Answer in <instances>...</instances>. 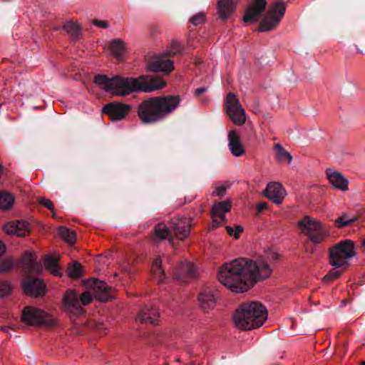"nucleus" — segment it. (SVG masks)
<instances>
[{
    "instance_id": "f257e3e1",
    "label": "nucleus",
    "mask_w": 365,
    "mask_h": 365,
    "mask_svg": "<svg viewBox=\"0 0 365 365\" xmlns=\"http://www.w3.org/2000/svg\"><path fill=\"white\" fill-rule=\"evenodd\" d=\"M275 252H269L256 261L239 258L224 264L218 270L217 279L233 292L242 293L250 289L258 281L272 273V265L279 258Z\"/></svg>"
},
{
    "instance_id": "f03ea898",
    "label": "nucleus",
    "mask_w": 365,
    "mask_h": 365,
    "mask_svg": "<svg viewBox=\"0 0 365 365\" xmlns=\"http://www.w3.org/2000/svg\"><path fill=\"white\" fill-rule=\"evenodd\" d=\"M178 96L168 95L150 97L138 107L140 120L145 124L161 121L173 113L180 106Z\"/></svg>"
},
{
    "instance_id": "7ed1b4c3",
    "label": "nucleus",
    "mask_w": 365,
    "mask_h": 365,
    "mask_svg": "<svg viewBox=\"0 0 365 365\" xmlns=\"http://www.w3.org/2000/svg\"><path fill=\"white\" fill-rule=\"evenodd\" d=\"M266 307L258 302L242 304L232 314L233 326L240 331H250L262 327L267 319Z\"/></svg>"
},
{
    "instance_id": "20e7f679",
    "label": "nucleus",
    "mask_w": 365,
    "mask_h": 365,
    "mask_svg": "<svg viewBox=\"0 0 365 365\" xmlns=\"http://www.w3.org/2000/svg\"><path fill=\"white\" fill-rule=\"evenodd\" d=\"M138 81V78L120 75L110 78L106 75H98L94 78V83L101 89L112 96L120 97L139 91Z\"/></svg>"
},
{
    "instance_id": "39448f33",
    "label": "nucleus",
    "mask_w": 365,
    "mask_h": 365,
    "mask_svg": "<svg viewBox=\"0 0 365 365\" xmlns=\"http://www.w3.org/2000/svg\"><path fill=\"white\" fill-rule=\"evenodd\" d=\"M297 225L314 244H321L329 236V231L326 226L319 220L309 215L300 219Z\"/></svg>"
},
{
    "instance_id": "423d86ee",
    "label": "nucleus",
    "mask_w": 365,
    "mask_h": 365,
    "mask_svg": "<svg viewBox=\"0 0 365 365\" xmlns=\"http://www.w3.org/2000/svg\"><path fill=\"white\" fill-rule=\"evenodd\" d=\"M356 256L354 242L346 240L340 242L329 250V263L335 268H346L349 260Z\"/></svg>"
},
{
    "instance_id": "0eeeda50",
    "label": "nucleus",
    "mask_w": 365,
    "mask_h": 365,
    "mask_svg": "<svg viewBox=\"0 0 365 365\" xmlns=\"http://www.w3.org/2000/svg\"><path fill=\"white\" fill-rule=\"evenodd\" d=\"M21 319L28 325L51 327L56 323V319L52 314L34 307H26L23 311Z\"/></svg>"
},
{
    "instance_id": "6e6552de",
    "label": "nucleus",
    "mask_w": 365,
    "mask_h": 365,
    "mask_svg": "<svg viewBox=\"0 0 365 365\" xmlns=\"http://www.w3.org/2000/svg\"><path fill=\"white\" fill-rule=\"evenodd\" d=\"M286 6V3L281 0L274 2L268 14L262 20L259 31L267 32L275 29L284 15Z\"/></svg>"
},
{
    "instance_id": "1a4fd4ad",
    "label": "nucleus",
    "mask_w": 365,
    "mask_h": 365,
    "mask_svg": "<svg viewBox=\"0 0 365 365\" xmlns=\"http://www.w3.org/2000/svg\"><path fill=\"white\" fill-rule=\"evenodd\" d=\"M225 113L231 121L237 126L243 125L247 120L246 113L237 97L230 93L225 99Z\"/></svg>"
},
{
    "instance_id": "9d476101",
    "label": "nucleus",
    "mask_w": 365,
    "mask_h": 365,
    "mask_svg": "<svg viewBox=\"0 0 365 365\" xmlns=\"http://www.w3.org/2000/svg\"><path fill=\"white\" fill-rule=\"evenodd\" d=\"M30 223L24 220H11L2 225L3 232L10 236L24 237L31 232Z\"/></svg>"
},
{
    "instance_id": "9b49d317",
    "label": "nucleus",
    "mask_w": 365,
    "mask_h": 365,
    "mask_svg": "<svg viewBox=\"0 0 365 365\" xmlns=\"http://www.w3.org/2000/svg\"><path fill=\"white\" fill-rule=\"evenodd\" d=\"M231 205L232 202L230 200H226L213 204L211 210L212 222L208 227L209 230L215 229L226 221L225 214L230 210Z\"/></svg>"
},
{
    "instance_id": "f8f14e48",
    "label": "nucleus",
    "mask_w": 365,
    "mask_h": 365,
    "mask_svg": "<svg viewBox=\"0 0 365 365\" xmlns=\"http://www.w3.org/2000/svg\"><path fill=\"white\" fill-rule=\"evenodd\" d=\"M139 91L151 93L160 90L166 86L165 81L158 76H140L138 77Z\"/></svg>"
},
{
    "instance_id": "ddd939ff",
    "label": "nucleus",
    "mask_w": 365,
    "mask_h": 365,
    "mask_svg": "<svg viewBox=\"0 0 365 365\" xmlns=\"http://www.w3.org/2000/svg\"><path fill=\"white\" fill-rule=\"evenodd\" d=\"M264 195L274 204L281 205L287 193L285 188L280 182L273 181L267 185Z\"/></svg>"
},
{
    "instance_id": "4468645a",
    "label": "nucleus",
    "mask_w": 365,
    "mask_h": 365,
    "mask_svg": "<svg viewBox=\"0 0 365 365\" xmlns=\"http://www.w3.org/2000/svg\"><path fill=\"white\" fill-rule=\"evenodd\" d=\"M267 6L266 0H252V4L247 9L243 21L246 24L256 22L262 16Z\"/></svg>"
},
{
    "instance_id": "2eb2a0df",
    "label": "nucleus",
    "mask_w": 365,
    "mask_h": 365,
    "mask_svg": "<svg viewBox=\"0 0 365 365\" xmlns=\"http://www.w3.org/2000/svg\"><path fill=\"white\" fill-rule=\"evenodd\" d=\"M130 106L127 104L113 102L106 105L103 110L112 120H120L130 111Z\"/></svg>"
},
{
    "instance_id": "dca6fc26",
    "label": "nucleus",
    "mask_w": 365,
    "mask_h": 365,
    "mask_svg": "<svg viewBox=\"0 0 365 365\" xmlns=\"http://www.w3.org/2000/svg\"><path fill=\"white\" fill-rule=\"evenodd\" d=\"M160 313L157 307L145 306L137 314L135 320L140 323L156 324L159 322Z\"/></svg>"
},
{
    "instance_id": "f3484780",
    "label": "nucleus",
    "mask_w": 365,
    "mask_h": 365,
    "mask_svg": "<svg viewBox=\"0 0 365 365\" xmlns=\"http://www.w3.org/2000/svg\"><path fill=\"white\" fill-rule=\"evenodd\" d=\"M63 307L66 312L78 314L82 309L78 294L73 290H68L63 297Z\"/></svg>"
},
{
    "instance_id": "a211bd4d",
    "label": "nucleus",
    "mask_w": 365,
    "mask_h": 365,
    "mask_svg": "<svg viewBox=\"0 0 365 365\" xmlns=\"http://www.w3.org/2000/svg\"><path fill=\"white\" fill-rule=\"evenodd\" d=\"M327 176L329 182L333 188L342 192L348 190L349 180L342 173L329 169L327 171Z\"/></svg>"
},
{
    "instance_id": "6ab92c4d",
    "label": "nucleus",
    "mask_w": 365,
    "mask_h": 365,
    "mask_svg": "<svg viewBox=\"0 0 365 365\" xmlns=\"http://www.w3.org/2000/svg\"><path fill=\"white\" fill-rule=\"evenodd\" d=\"M228 148L235 157H241L245 155V149L240 139L239 133L235 130H231L227 135Z\"/></svg>"
},
{
    "instance_id": "aec40b11",
    "label": "nucleus",
    "mask_w": 365,
    "mask_h": 365,
    "mask_svg": "<svg viewBox=\"0 0 365 365\" xmlns=\"http://www.w3.org/2000/svg\"><path fill=\"white\" fill-rule=\"evenodd\" d=\"M24 292L31 297L43 296L46 293V285L39 279H28L23 284Z\"/></svg>"
},
{
    "instance_id": "412c9836",
    "label": "nucleus",
    "mask_w": 365,
    "mask_h": 365,
    "mask_svg": "<svg viewBox=\"0 0 365 365\" xmlns=\"http://www.w3.org/2000/svg\"><path fill=\"white\" fill-rule=\"evenodd\" d=\"M147 70L153 72L169 73L173 70V63L167 57L159 56L148 65Z\"/></svg>"
},
{
    "instance_id": "4be33fe9",
    "label": "nucleus",
    "mask_w": 365,
    "mask_h": 365,
    "mask_svg": "<svg viewBox=\"0 0 365 365\" xmlns=\"http://www.w3.org/2000/svg\"><path fill=\"white\" fill-rule=\"evenodd\" d=\"M172 227L178 239L183 240L190 235V223L183 218L177 217L171 220Z\"/></svg>"
},
{
    "instance_id": "5701e85b",
    "label": "nucleus",
    "mask_w": 365,
    "mask_h": 365,
    "mask_svg": "<svg viewBox=\"0 0 365 365\" xmlns=\"http://www.w3.org/2000/svg\"><path fill=\"white\" fill-rule=\"evenodd\" d=\"M239 2L240 0H218L217 7L220 17L227 19L235 12Z\"/></svg>"
},
{
    "instance_id": "b1692460",
    "label": "nucleus",
    "mask_w": 365,
    "mask_h": 365,
    "mask_svg": "<svg viewBox=\"0 0 365 365\" xmlns=\"http://www.w3.org/2000/svg\"><path fill=\"white\" fill-rule=\"evenodd\" d=\"M217 299V297L211 292H202L198 297L200 306L206 312L215 307Z\"/></svg>"
},
{
    "instance_id": "393cba45",
    "label": "nucleus",
    "mask_w": 365,
    "mask_h": 365,
    "mask_svg": "<svg viewBox=\"0 0 365 365\" xmlns=\"http://www.w3.org/2000/svg\"><path fill=\"white\" fill-rule=\"evenodd\" d=\"M109 287L103 281L95 279L91 284V290L94 297L101 301H107Z\"/></svg>"
},
{
    "instance_id": "a878e982",
    "label": "nucleus",
    "mask_w": 365,
    "mask_h": 365,
    "mask_svg": "<svg viewBox=\"0 0 365 365\" xmlns=\"http://www.w3.org/2000/svg\"><path fill=\"white\" fill-rule=\"evenodd\" d=\"M195 272L196 269L193 264L190 262H185L178 266L176 277L185 281L186 279L194 276Z\"/></svg>"
},
{
    "instance_id": "bb28decb",
    "label": "nucleus",
    "mask_w": 365,
    "mask_h": 365,
    "mask_svg": "<svg viewBox=\"0 0 365 365\" xmlns=\"http://www.w3.org/2000/svg\"><path fill=\"white\" fill-rule=\"evenodd\" d=\"M273 149L275 152V158L281 162H287V164L290 165L292 161V157L289 153H288L280 144H276L274 145Z\"/></svg>"
},
{
    "instance_id": "cd10ccee",
    "label": "nucleus",
    "mask_w": 365,
    "mask_h": 365,
    "mask_svg": "<svg viewBox=\"0 0 365 365\" xmlns=\"http://www.w3.org/2000/svg\"><path fill=\"white\" fill-rule=\"evenodd\" d=\"M161 259L160 257H157L152 265V273L153 277L158 283L163 282L165 279L164 271L161 267Z\"/></svg>"
},
{
    "instance_id": "c85d7f7f",
    "label": "nucleus",
    "mask_w": 365,
    "mask_h": 365,
    "mask_svg": "<svg viewBox=\"0 0 365 365\" xmlns=\"http://www.w3.org/2000/svg\"><path fill=\"white\" fill-rule=\"evenodd\" d=\"M109 48L113 55L118 59H120L125 51V43L120 39H114L110 41Z\"/></svg>"
},
{
    "instance_id": "c756f323",
    "label": "nucleus",
    "mask_w": 365,
    "mask_h": 365,
    "mask_svg": "<svg viewBox=\"0 0 365 365\" xmlns=\"http://www.w3.org/2000/svg\"><path fill=\"white\" fill-rule=\"evenodd\" d=\"M14 197L8 192H0V210H9L12 208Z\"/></svg>"
},
{
    "instance_id": "7c9ffc66",
    "label": "nucleus",
    "mask_w": 365,
    "mask_h": 365,
    "mask_svg": "<svg viewBox=\"0 0 365 365\" xmlns=\"http://www.w3.org/2000/svg\"><path fill=\"white\" fill-rule=\"evenodd\" d=\"M155 237L159 240H171L172 236L166 225L159 223L155 227Z\"/></svg>"
},
{
    "instance_id": "2f4dec72",
    "label": "nucleus",
    "mask_w": 365,
    "mask_h": 365,
    "mask_svg": "<svg viewBox=\"0 0 365 365\" xmlns=\"http://www.w3.org/2000/svg\"><path fill=\"white\" fill-rule=\"evenodd\" d=\"M44 266L46 269L51 272L53 275H60V272L58 267L57 259L50 256L44 258Z\"/></svg>"
},
{
    "instance_id": "473e14b6",
    "label": "nucleus",
    "mask_w": 365,
    "mask_h": 365,
    "mask_svg": "<svg viewBox=\"0 0 365 365\" xmlns=\"http://www.w3.org/2000/svg\"><path fill=\"white\" fill-rule=\"evenodd\" d=\"M58 233L66 242L70 245L74 244L76 241V233L73 231L65 227H61L58 228Z\"/></svg>"
},
{
    "instance_id": "72a5a7b5",
    "label": "nucleus",
    "mask_w": 365,
    "mask_h": 365,
    "mask_svg": "<svg viewBox=\"0 0 365 365\" xmlns=\"http://www.w3.org/2000/svg\"><path fill=\"white\" fill-rule=\"evenodd\" d=\"M63 29L73 36H78L81 32V26L77 23L67 22L63 26Z\"/></svg>"
},
{
    "instance_id": "f704fd0d",
    "label": "nucleus",
    "mask_w": 365,
    "mask_h": 365,
    "mask_svg": "<svg viewBox=\"0 0 365 365\" xmlns=\"http://www.w3.org/2000/svg\"><path fill=\"white\" fill-rule=\"evenodd\" d=\"M13 285L6 279L0 280V297H4L11 294Z\"/></svg>"
},
{
    "instance_id": "c9c22d12",
    "label": "nucleus",
    "mask_w": 365,
    "mask_h": 365,
    "mask_svg": "<svg viewBox=\"0 0 365 365\" xmlns=\"http://www.w3.org/2000/svg\"><path fill=\"white\" fill-rule=\"evenodd\" d=\"M14 265V261L11 257H8L0 260V272L5 273L10 271Z\"/></svg>"
},
{
    "instance_id": "e433bc0d",
    "label": "nucleus",
    "mask_w": 365,
    "mask_h": 365,
    "mask_svg": "<svg viewBox=\"0 0 365 365\" xmlns=\"http://www.w3.org/2000/svg\"><path fill=\"white\" fill-rule=\"evenodd\" d=\"M81 274V264L78 262H73L68 267V275L72 278H76Z\"/></svg>"
},
{
    "instance_id": "4c0bfd02",
    "label": "nucleus",
    "mask_w": 365,
    "mask_h": 365,
    "mask_svg": "<svg viewBox=\"0 0 365 365\" xmlns=\"http://www.w3.org/2000/svg\"><path fill=\"white\" fill-rule=\"evenodd\" d=\"M226 230L230 237L238 239L240 234L243 232V227L241 225H235L234 227L227 226Z\"/></svg>"
},
{
    "instance_id": "58836bf2",
    "label": "nucleus",
    "mask_w": 365,
    "mask_h": 365,
    "mask_svg": "<svg viewBox=\"0 0 365 365\" xmlns=\"http://www.w3.org/2000/svg\"><path fill=\"white\" fill-rule=\"evenodd\" d=\"M93 294L90 291H86L81 294L79 297L80 305L86 306L93 301Z\"/></svg>"
},
{
    "instance_id": "ea45409f",
    "label": "nucleus",
    "mask_w": 365,
    "mask_h": 365,
    "mask_svg": "<svg viewBox=\"0 0 365 365\" xmlns=\"http://www.w3.org/2000/svg\"><path fill=\"white\" fill-rule=\"evenodd\" d=\"M355 220L354 218H349L348 217L343 215L339 218H337L334 221V225L336 227L341 228L343 227H345L346 225H349L351 222H353Z\"/></svg>"
},
{
    "instance_id": "a19ab883",
    "label": "nucleus",
    "mask_w": 365,
    "mask_h": 365,
    "mask_svg": "<svg viewBox=\"0 0 365 365\" xmlns=\"http://www.w3.org/2000/svg\"><path fill=\"white\" fill-rule=\"evenodd\" d=\"M205 14L202 12H200L191 18L190 22L194 26H197V25L202 24L205 21Z\"/></svg>"
},
{
    "instance_id": "79ce46f5",
    "label": "nucleus",
    "mask_w": 365,
    "mask_h": 365,
    "mask_svg": "<svg viewBox=\"0 0 365 365\" xmlns=\"http://www.w3.org/2000/svg\"><path fill=\"white\" fill-rule=\"evenodd\" d=\"M341 274V272L333 269L329 271V272L325 275L323 278L324 281H330L336 279L338 276Z\"/></svg>"
},
{
    "instance_id": "37998d69",
    "label": "nucleus",
    "mask_w": 365,
    "mask_h": 365,
    "mask_svg": "<svg viewBox=\"0 0 365 365\" xmlns=\"http://www.w3.org/2000/svg\"><path fill=\"white\" fill-rule=\"evenodd\" d=\"M182 51V48L178 42H175L171 45V47L168 51L170 55L179 54Z\"/></svg>"
},
{
    "instance_id": "c03bdc74",
    "label": "nucleus",
    "mask_w": 365,
    "mask_h": 365,
    "mask_svg": "<svg viewBox=\"0 0 365 365\" xmlns=\"http://www.w3.org/2000/svg\"><path fill=\"white\" fill-rule=\"evenodd\" d=\"M227 187L225 185H220L217 187L213 192V194L217 197H223L226 194Z\"/></svg>"
},
{
    "instance_id": "a18cd8bd",
    "label": "nucleus",
    "mask_w": 365,
    "mask_h": 365,
    "mask_svg": "<svg viewBox=\"0 0 365 365\" xmlns=\"http://www.w3.org/2000/svg\"><path fill=\"white\" fill-rule=\"evenodd\" d=\"M39 202L41 204H42L43 205H44L45 207H46L51 211H53L54 206H53V202L50 200L46 199V198H41L39 200Z\"/></svg>"
},
{
    "instance_id": "49530a36",
    "label": "nucleus",
    "mask_w": 365,
    "mask_h": 365,
    "mask_svg": "<svg viewBox=\"0 0 365 365\" xmlns=\"http://www.w3.org/2000/svg\"><path fill=\"white\" fill-rule=\"evenodd\" d=\"M93 24L96 26L104 29L108 26V23L106 21L95 20Z\"/></svg>"
},
{
    "instance_id": "de8ad7c7",
    "label": "nucleus",
    "mask_w": 365,
    "mask_h": 365,
    "mask_svg": "<svg viewBox=\"0 0 365 365\" xmlns=\"http://www.w3.org/2000/svg\"><path fill=\"white\" fill-rule=\"evenodd\" d=\"M267 207V204L266 202H260L257 205V209L258 212H262L263 210Z\"/></svg>"
},
{
    "instance_id": "09e8293b",
    "label": "nucleus",
    "mask_w": 365,
    "mask_h": 365,
    "mask_svg": "<svg viewBox=\"0 0 365 365\" xmlns=\"http://www.w3.org/2000/svg\"><path fill=\"white\" fill-rule=\"evenodd\" d=\"M6 252V245L5 244L0 240V257H1Z\"/></svg>"
},
{
    "instance_id": "8fccbe9b",
    "label": "nucleus",
    "mask_w": 365,
    "mask_h": 365,
    "mask_svg": "<svg viewBox=\"0 0 365 365\" xmlns=\"http://www.w3.org/2000/svg\"><path fill=\"white\" fill-rule=\"evenodd\" d=\"M205 91V88H197L195 92H196V93L200 94V93L204 92Z\"/></svg>"
},
{
    "instance_id": "3c124183",
    "label": "nucleus",
    "mask_w": 365,
    "mask_h": 365,
    "mask_svg": "<svg viewBox=\"0 0 365 365\" xmlns=\"http://www.w3.org/2000/svg\"><path fill=\"white\" fill-rule=\"evenodd\" d=\"M11 328L9 327H3L1 329L5 331V332H7L9 333V330Z\"/></svg>"
},
{
    "instance_id": "603ef678",
    "label": "nucleus",
    "mask_w": 365,
    "mask_h": 365,
    "mask_svg": "<svg viewBox=\"0 0 365 365\" xmlns=\"http://www.w3.org/2000/svg\"><path fill=\"white\" fill-rule=\"evenodd\" d=\"M362 246L365 248V237L362 240Z\"/></svg>"
},
{
    "instance_id": "864d4df0",
    "label": "nucleus",
    "mask_w": 365,
    "mask_h": 365,
    "mask_svg": "<svg viewBox=\"0 0 365 365\" xmlns=\"http://www.w3.org/2000/svg\"><path fill=\"white\" fill-rule=\"evenodd\" d=\"M361 365H365V361H362Z\"/></svg>"
}]
</instances>
